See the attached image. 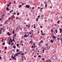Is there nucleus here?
Returning a JSON list of instances; mask_svg holds the SVG:
<instances>
[{"instance_id": "obj_1", "label": "nucleus", "mask_w": 62, "mask_h": 62, "mask_svg": "<svg viewBox=\"0 0 62 62\" xmlns=\"http://www.w3.org/2000/svg\"><path fill=\"white\" fill-rule=\"evenodd\" d=\"M29 36V34L28 33V32H27L25 34V35L24 36V37L25 38L26 37H27L28 36Z\"/></svg>"}, {"instance_id": "obj_2", "label": "nucleus", "mask_w": 62, "mask_h": 62, "mask_svg": "<svg viewBox=\"0 0 62 62\" xmlns=\"http://www.w3.org/2000/svg\"><path fill=\"white\" fill-rule=\"evenodd\" d=\"M25 7L27 8H30V5H26Z\"/></svg>"}, {"instance_id": "obj_3", "label": "nucleus", "mask_w": 62, "mask_h": 62, "mask_svg": "<svg viewBox=\"0 0 62 62\" xmlns=\"http://www.w3.org/2000/svg\"><path fill=\"white\" fill-rule=\"evenodd\" d=\"M11 19H15V16H12V17H11Z\"/></svg>"}, {"instance_id": "obj_4", "label": "nucleus", "mask_w": 62, "mask_h": 62, "mask_svg": "<svg viewBox=\"0 0 62 62\" xmlns=\"http://www.w3.org/2000/svg\"><path fill=\"white\" fill-rule=\"evenodd\" d=\"M47 50H49V49H50V46H48L47 47Z\"/></svg>"}, {"instance_id": "obj_5", "label": "nucleus", "mask_w": 62, "mask_h": 62, "mask_svg": "<svg viewBox=\"0 0 62 62\" xmlns=\"http://www.w3.org/2000/svg\"><path fill=\"white\" fill-rule=\"evenodd\" d=\"M62 29L61 28H60L59 29V30L60 31V33H61L62 32Z\"/></svg>"}, {"instance_id": "obj_6", "label": "nucleus", "mask_w": 62, "mask_h": 62, "mask_svg": "<svg viewBox=\"0 0 62 62\" xmlns=\"http://www.w3.org/2000/svg\"><path fill=\"white\" fill-rule=\"evenodd\" d=\"M15 57H16V54H14V56L13 58V59H15Z\"/></svg>"}, {"instance_id": "obj_7", "label": "nucleus", "mask_w": 62, "mask_h": 62, "mask_svg": "<svg viewBox=\"0 0 62 62\" xmlns=\"http://www.w3.org/2000/svg\"><path fill=\"white\" fill-rule=\"evenodd\" d=\"M10 17H9L8 18V21H9V22H10V20H10Z\"/></svg>"}, {"instance_id": "obj_8", "label": "nucleus", "mask_w": 62, "mask_h": 62, "mask_svg": "<svg viewBox=\"0 0 62 62\" xmlns=\"http://www.w3.org/2000/svg\"><path fill=\"white\" fill-rule=\"evenodd\" d=\"M8 7H7L6 8V9L7 10H10V9H8Z\"/></svg>"}, {"instance_id": "obj_9", "label": "nucleus", "mask_w": 62, "mask_h": 62, "mask_svg": "<svg viewBox=\"0 0 62 62\" xmlns=\"http://www.w3.org/2000/svg\"><path fill=\"white\" fill-rule=\"evenodd\" d=\"M38 19H39L38 18H36V22H38Z\"/></svg>"}, {"instance_id": "obj_10", "label": "nucleus", "mask_w": 62, "mask_h": 62, "mask_svg": "<svg viewBox=\"0 0 62 62\" xmlns=\"http://www.w3.org/2000/svg\"><path fill=\"white\" fill-rule=\"evenodd\" d=\"M22 7V5H19V8H20L21 7Z\"/></svg>"}, {"instance_id": "obj_11", "label": "nucleus", "mask_w": 62, "mask_h": 62, "mask_svg": "<svg viewBox=\"0 0 62 62\" xmlns=\"http://www.w3.org/2000/svg\"><path fill=\"white\" fill-rule=\"evenodd\" d=\"M16 54V56H17L18 54V53H16V54Z\"/></svg>"}, {"instance_id": "obj_12", "label": "nucleus", "mask_w": 62, "mask_h": 62, "mask_svg": "<svg viewBox=\"0 0 62 62\" xmlns=\"http://www.w3.org/2000/svg\"><path fill=\"white\" fill-rule=\"evenodd\" d=\"M29 35H31V31L29 32Z\"/></svg>"}, {"instance_id": "obj_13", "label": "nucleus", "mask_w": 62, "mask_h": 62, "mask_svg": "<svg viewBox=\"0 0 62 62\" xmlns=\"http://www.w3.org/2000/svg\"><path fill=\"white\" fill-rule=\"evenodd\" d=\"M0 30H4V28H2V27H1L0 28Z\"/></svg>"}, {"instance_id": "obj_14", "label": "nucleus", "mask_w": 62, "mask_h": 62, "mask_svg": "<svg viewBox=\"0 0 62 62\" xmlns=\"http://www.w3.org/2000/svg\"><path fill=\"white\" fill-rule=\"evenodd\" d=\"M28 26H27V27H28V28H29V27H30V24H29V25H28Z\"/></svg>"}, {"instance_id": "obj_15", "label": "nucleus", "mask_w": 62, "mask_h": 62, "mask_svg": "<svg viewBox=\"0 0 62 62\" xmlns=\"http://www.w3.org/2000/svg\"><path fill=\"white\" fill-rule=\"evenodd\" d=\"M0 33L1 35L2 34V31L1 30H0Z\"/></svg>"}, {"instance_id": "obj_16", "label": "nucleus", "mask_w": 62, "mask_h": 62, "mask_svg": "<svg viewBox=\"0 0 62 62\" xmlns=\"http://www.w3.org/2000/svg\"><path fill=\"white\" fill-rule=\"evenodd\" d=\"M50 42H52V43H53V42H54V41H53L52 40H51V41H50Z\"/></svg>"}, {"instance_id": "obj_17", "label": "nucleus", "mask_w": 62, "mask_h": 62, "mask_svg": "<svg viewBox=\"0 0 62 62\" xmlns=\"http://www.w3.org/2000/svg\"><path fill=\"white\" fill-rule=\"evenodd\" d=\"M41 55H39L38 56V57H39V58H40V57H41Z\"/></svg>"}, {"instance_id": "obj_18", "label": "nucleus", "mask_w": 62, "mask_h": 62, "mask_svg": "<svg viewBox=\"0 0 62 62\" xmlns=\"http://www.w3.org/2000/svg\"><path fill=\"white\" fill-rule=\"evenodd\" d=\"M32 43H33V42H32V41H30V42L29 43V44H30V43H31V44H32Z\"/></svg>"}, {"instance_id": "obj_19", "label": "nucleus", "mask_w": 62, "mask_h": 62, "mask_svg": "<svg viewBox=\"0 0 62 62\" xmlns=\"http://www.w3.org/2000/svg\"><path fill=\"white\" fill-rule=\"evenodd\" d=\"M20 42L21 44L23 43V41L21 40V41Z\"/></svg>"}, {"instance_id": "obj_20", "label": "nucleus", "mask_w": 62, "mask_h": 62, "mask_svg": "<svg viewBox=\"0 0 62 62\" xmlns=\"http://www.w3.org/2000/svg\"><path fill=\"white\" fill-rule=\"evenodd\" d=\"M7 34L8 35H9V32H8L7 33Z\"/></svg>"}, {"instance_id": "obj_21", "label": "nucleus", "mask_w": 62, "mask_h": 62, "mask_svg": "<svg viewBox=\"0 0 62 62\" xmlns=\"http://www.w3.org/2000/svg\"><path fill=\"white\" fill-rule=\"evenodd\" d=\"M13 47L14 48V49H15V48H16V46H13Z\"/></svg>"}, {"instance_id": "obj_22", "label": "nucleus", "mask_w": 62, "mask_h": 62, "mask_svg": "<svg viewBox=\"0 0 62 62\" xmlns=\"http://www.w3.org/2000/svg\"><path fill=\"white\" fill-rule=\"evenodd\" d=\"M14 44H13V43H12V44L11 45V46H12V45H14Z\"/></svg>"}, {"instance_id": "obj_23", "label": "nucleus", "mask_w": 62, "mask_h": 62, "mask_svg": "<svg viewBox=\"0 0 62 62\" xmlns=\"http://www.w3.org/2000/svg\"><path fill=\"white\" fill-rule=\"evenodd\" d=\"M18 54H21V52H19L18 53Z\"/></svg>"}, {"instance_id": "obj_24", "label": "nucleus", "mask_w": 62, "mask_h": 62, "mask_svg": "<svg viewBox=\"0 0 62 62\" xmlns=\"http://www.w3.org/2000/svg\"><path fill=\"white\" fill-rule=\"evenodd\" d=\"M16 34H15L14 35V37H15L16 36Z\"/></svg>"}, {"instance_id": "obj_25", "label": "nucleus", "mask_w": 62, "mask_h": 62, "mask_svg": "<svg viewBox=\"0 0 62 62\" xmlns=\"http://www.w3.org/2000/svg\"><path fill=\"white\" fill-rule=\"evenodd\" d=\"M59 22H60V21H58L57 22V23L58 24H59Z\"/></svg>"}, {"instance_id": "obj_26", "label": "nucleus", "mask_w": 62, "mask_h": 62, "mask_svg": "<svg viewBox=\"0 0 62 62\" xmlns=\"http://www.w3.org/2000/svg\"><path fill=\"white\" fill-rule=\"evenodd\" d=\"M8 44L9 45L10 44V42L9 41V42H8Z\"/></svg>"}, {"instance_id": "obj_27", "label": "nucleus", "mask_w": 62, "mask_h": 62, "mask_svg": "<svg viewBox=\"0 0 62 62\" xmlns=\"http://www.w3.org/2000/svg\"><path fill=\"white\" fill-rule=\"evenodd\" d=\"M57 39L58 40V41H59V40H60V39H59V38H58Z\"/></svg>"}, {"instance_id": "obj_28", "label": "nucleus", "mask_w": 62, "mask_h": 62, "mask_svg": "<svg viewBox=\"0 0 62 62\" xmlns=\"http://www.w3.org/2000/svg\"><path fill=\"white\" fill-rule=\"evenodd\" d=\"M2 17H4V16H5V15L3 14V15H2Z\"/></svg>"}, {"instance_id": "obj_29", "label": "nucleus", "mask_w": 62, "mask_h": 62, "mask_svg": "<svg viewBox=\"0 0 62 62\" xmlns=\"http://www.w3.org/2000/svg\"><path fill=\"white\" fill-rule=\"evenodd\" d=\"M13 15H16V13H15V12H14V13L13 14Z\"/></svg>"}, {"instance_id": "obj_30", "label": "nucleus", "mask_w": 62, "mask_h": 62, "mask_svg": "<svg viewBox=\"0 0 62 62\" xmlns=\"http://www.w3.org/2000/svg\"><path fill=\"white\" fill-rule=\"evenodd\" d=\"M57 30L56 29L55 30V31L56 32V33H57Z\"/></svg>"}, {"instance_id": "obj_31", "label": "nucleus", "mask_w": 62, "mask_h": 62, "mask_svg": "<svg viewBox=\"0 0 62 62\" xmlns=\"http://www.w3.org/2000/svg\"><path fill=\"white\" fill-rule=\"evenodd\" d=\"M55 36H54L53 37V39H55Z\"/></svg>"}, {"instance_id": "obj_32", "label": "nucleus", "mask_w": 62, "mask_h": 62, "mask_svg": "<svg viewBox=\"0 0 62 62\" xmlns=\"http://www.w3.org/2000/svg\"><path fill=\"white\" fill-rule=\"evenodd\" d=\"M47 4H46L45 6V8H47Z\"/></svg>"}, {"instance_id": "obj_33", "label": "nucleus", "mask_w": 62, "mask_h": 62, "mask_svg": "<svg viewBox=\"0 0 62 62\" xmlns=\"http://www.w3.org/2000/svg\"><path fill=\"white\" fill-rule=\"evenodd\" d=\"M2 45H5V43H2Z\"/></svg>"}, {"instance_id": "obj_34", "label": "nucleus", "mask_w": 62, "mask_h": 62, "mask_svg": "<svg viewBox=\"0 0 62 62\" xmlns=\"http://www.w3.org/2000/svg\"><path fill=\"white\" fill-rule=\"evenodd\" d=\"M8 20H7L6 21H5V23H7V22H8Z\"/></svg>"}, {"instance_id": "obj_35", "label": "nucleus", "mask_w": 62, "mask_h": 62, "mask_svg": "<svg viewBox=\"0 0 62 62\" xmlns=\"http://www.w3.org/2000/svg\"><path fill=\"white\" fill-rule=\"evenodd\" d=\"M13 41H14V42H15V41L14 40V39H13Z\"/></svg>"}, {"instance_id": "obj_36", "label": "nucleus", "mask_w": 62, "mask_h": 62, "mask_svg": "<svg viewBox=\"0 0 62 62\" xmlns=\"http://www.w3.org/2000/svg\"><path fill=\"white\" fill-rule=\"evenodd\" d=\"M9 4H8V5H7V7H9Z\"/></svg>"}, {"instance_id": "obj_37", "label": "nucleus", "mask_w": 62, "mask_h": 62, "mask_svg": "<svg viewBox=\"0 0 62 62\" xmlns=\"http://www.w3.org/2000/svg\"><path fill=\"white\" fill-rule=\"evenodd\" d=\"M32 37H33V36H32V35H31L30 36V38H32Z\"/></svg>"}, {"instance_id": "obj_38", "label": "nucleus", "mask_w": 62, "mask_h": 62, "mask_svg": "<svg viewBox=\"0 0 62 62\" xmlns=\"http://www.w3.org/2000/svg\"><path fill=\"white\" fill-rule=\"evenodd\" d=\"M11 4V2H10L9 3V4L10 5V4Z\"/></svg>"}, {"instance_id": "obj_39", "label": "nucleus", "mask_w": 62, "mask_h": 62, "mask_svg": "<svg viewBox=\"0 0 62 62\" xmlns=\"http://www.w3.org/2000/svg\"><path fill=\"white\" fill-rule=\"evenodd\" d=\"M19 51V49H17L16 50V52H18V51Z\"/></svg>"}, {"instance_id": "obj_40", "label": "nucleus", "mask_w": 62, "mask_h": 62, "mask_svg": "<svg viewBox=\"0 0 62 62\" xmlns=\"http://www.w3.org/2000/svg\"><path fill=\"white\" fill-rule=\"evenodd\" d=\"M4 49H7V47H5Z\"/></svg>"}, {"instance_id": "obj_41", "label": "nucleus", "mask_w": 62, "mask_h": 62, "mask_svg": "<svg viewBox=\"0 0 62 62\" xmlns=\"http://www.w3.org/2000/svg\"><path fill=\"white\" fill-rule=\"evenodd\" d=\"M19 15V13L18 12L17 14V15Z\"/></svg>"}, {"instance_id": "obj_42", "label": "nucleus", "mask_w": 62, "mask_h": 62, "mask_svg": "<svg viewBox=\"0 0 62 62\" xmlns=\"http://www.w3.org/2000/svg\"><path fill=\"white\" fill-rule=\"evenodd\" d=\"M19 44H17V47H18V46H19Z\"/></svg>"}, {"instance_id": "obj_43", "label": "nucleus", "mask_w": 62, "mask_h": 62, "mask_svg": "<svg viewBox=\"0 0 62 62\" xmlns=\"http://www.w3.org/2000/svg\"><path fill=\"white\" fill-rule=\"evenodd\" d=\"M24 54V53H22V54H21V55H23Z\"/></svg>"}, {"instance_id": "obj_44", "label": "nucleus", "mask_w": 62, "mask_h": 62, "mask_svg": "<svg viewBox=\"0 0 62 62\" xmlns=\"http://www.w3.org/2000/svg\"><path fill=\"white\" fill-rule=\"evenodd\" d=\"M11 40V42H12V40Z\"/></svg>"}, {"instance_id": "obj_45", "label": "nucleus", "mask_w": 62, "mask_h": 62, "mask_svg": "<svg viewBox=\"0 0 62 62\" xmlns=\"http://www.w3.org/2000/svg\"><path fill=\"white\" fill-rule=\"evenodd\" d=\"M18 17H16V19H18Z\"/></svg>"}, {"instance_id": "obj_46", "label": "nucleus", "mask_w": 62, "mask_h": 62, "mask_svg": "<svg viewBox=\"0 0 62 62\" xmlns=\"http://www.w3.org/2000/svg\"><path fill=\"white\" fill-rule=\"evenodd\" d=\"M42 60H45V59H44V58H43V59H41Z\"/></svg>"}, {"instance_id": "obj_47", "label": "nucleus", "mask_w": 62, "mask_h": 62, "mask_svg": "<svg viewBox=\"0 0 62 62\" xmlns=\"http://www.w3.org/2000/svg\"><path fill=\"white\" fill-rule=\"evenodd\" d=\"M46 46H48V44H46Z\"/></svg>"}, {"instance_id": "obj_48", "label": "nucleus", "mask_w": 62, "mask_h": 62, "mask_svg": "<svg viewBox=\"0 0 62 62\" xmlns=\"http://www.w3.org/2000/svg\"><path fill=\"white\" fill-rule=\"evenodd\" d=\"M3 39H2V40H0L1 41H2V42H3Z\"/></svg>"}, {"instance_id": "obj_49", "label": "nucleus", "mask_w": 62, "mask_h": 62, "mask_svg": "<svg viewBox=\"0 0 62 62\" xmlns=\"http://www.w3.org/2000/svg\"><path fill=\"white\" fill-rule=\"evenodd\" d=\"M22 60H23V56H22Z\"/></svg>"}, {"instance_id": "obj_50", "label": "nucleus", "mask_w": 62, "mask_h": 62, "mask_svg": "<svg viewBox=\"0 0 62 62\" xmlns=\"http://www.w3.org/2000/svg\"><path fill=\"white\" fill-rule=\"evenodd\" d=\"M41 43H43V41L42 40L41 41Z\"/></svg>"}, {"instance_id": "obj_51", "label": "nucleus", "mask_w": 62, "mask_h": 62, "mask_svg": "<svg viewBox=\"0 0 62 62\" xmlns=\"http://www.w3.org/2000/svg\"><path fill=\"white\" fill-rule=\"evenodd\" d=\"M11 34H9V35H8L9 36H10V35H11Z\"/></svg>"}, {"instance_id": "obj_52", "label": "nucleus", "mask_w": 62, "mask_h": 62, "mask_svg": "<svg viewBox=\"0 0 62 62\" xmlns=\"http://www.w3.org/2000/svg\"><path fill=\"white\" fill-rule=\"evenodd\" d=\"M43 49H45V48H44V47L43 46Z\"/></svg>"}, {"instance_id": "obj_53", "label": "nucleus", "mask_w": 62, "mask_h": 62, "mask_svg": "<svg viewBox=\"0 0 62 62\" xmlns=\"http://www.w3.org/2000/svg\"><path fill=\"white\" fill-rule=\"evenodd\" d=\"M40 15H39V16H38V18H39V17H40Z\"/></svg>"}, {"instance_id": "obj_54", "label": "nucleus", "mask_w": 62, "mask_h": 62, "mask_svg": "<svg viewBox=\"0 0 62 62\" xmlns=\"http://www.w3.org/2000/svg\"><path fill=\"white\" fill-rule=\"evenodd\" d=\"M53 30L52 29H51V32H53Z\"/></svg>"}, {"instance_id": "obj_55", "label": "nucleus", "mask_w": 62, "mask_h": 62, "mask_svg": "<svg viewBox=\"0 0 62 62\" xmlns=\"http://www.w3.org/2000/svg\"><path fill=\"white\" fill-rule=\"evenodd\" d=\"M40 8L41 9H43V8Z\"/></svg>"}, {"instance_id": "obj_56", "label": "nucleus", "mask_w": 62, "mask_h": 62, "mask_svg": "<svg viewBox=\"0 0 62 62\" xmlns=\"http://www.w3.org/2000/svg\"><path fill=\"white\" fill-rule=\"evenodd\" d=\"M40 28H42V27L41 26H40Z\"/></svg>"}, {"instance_id": "obj_57", "label": "nucleus", "mask_w": 62, "mask_h": 62, "mask_svg": "<svg viewBox=\"0 0 62 62\" xmlns=\"http://www.w3.org/2000/svg\"><path fill=\"white\" fill-rule=\"evenodd\" d=\"M14 3H16V1H14Z\"/></svg>"}, {"instance_id": "obj_58", "label": "nucleus", "mask_w": 62, "mask_h": 62, "mask_svg": "<svg viewBox=\"0 0 62 62\" xmlns=\"http://www.w3.org/2000/svg\"><path fill=\"white\" fill-rule=\"evenodd\" d=\"M33 45H35V43H33Z\"/></svg>"}, {"instance_id": "obj_59", "label": "nucleus", "mask_w": 62, "mask_h": 62, "mask_svg": "<svg viewBox=\"0 0 62 62\" xmlns=\"http://www.w3.org/2000/svg\"><path fill=\"white\" fill-rule=\"evenodd\" d=\"M33 47H34V46H32L31 48H33Z\"/></svg>"}, {"instance_id": "obj_60", "label": "nucleus", "mask_w": 62, "mask_h": 62, "mask_svg": "<svg viewBox=\"0 0 62 62\" xmlns=\"http://www.w3.org/2000/svg\"><path fill=\"white\" fill-rule=\"evenodd\" d=\"M32 50L33 51H35V50H34L33 49H32Z\"/></svg>"}, {"instance_id": "obj_61", "label": "nucleus", "mask_w": 62, "mask_h": 62, "mask_svg": "<svg viewBox=\"0 0 62 62\" xmlns=\"http://www.w3.org/2000/svg\"><path fill=\"white\" fill-rule=\"evenodd\" d=\"M32 9H34V8L32 7Z\"/></svg>"}, {"instance_id": "obj_62", "label": "nucleus", "mask_w": 62, "mask_h": 62, "mask_svg": "<svg viewBox=\"0 0 62 62\" xmlns=\"http://www.w3.org/2000/svg\"><path fill=\"white\" fill-rule=\"evenodd\" d=\"M46 1H45L44 2V4H45V3H46Z\"/></svg>"}, {"instance_id": "obj_63", "label": "nucleus", "mask_w": 62, "mask_h": 62, "mask_svg": "<svg viewBox=\"0 0 62 62\" xmlns=\"http://www.w3.org/2000/svg\"><path fill=\"white\" fill-rule=\"evenodd\" d=\"M42 35H44V34H43V33H42Z\"/></svg>"}, {"instance_id": "obj_64", "label": "nucleus", "mask_w": 62, "mask_h": 62, "mask_svg": "<svg viewBox=\"0 0 62 62\" xmlns=\"http://www.w3.org/2000/svg\"><path fill=\"white\" fill-rule=\"evenodd\" d=\"M44 51V50H43L42 52H43Z\"/></svg>"}]
</instances>
